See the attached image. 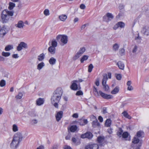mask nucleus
I'll return each instance as SVG.
<instances>
[{"label":"nucleus","mask_w":149,"mask_h":149,"mask_svg":"<svg viewBox=\"0 0 149 149\" xmlns=\"http://www.w3.org/2000/svg\"><path fill=\"white\" fill-rule=\"evenodd\" d=\"M63 94L62 89L60 87L57 88L53 93L51 100L52 104L56 108H58V103L59 102Z\"/></svg>","instance_id":"nucleus-1"},{"label":"nucleus","mask_w":149,"mask_h":149,"mask_svg":"<svg viewBox=\"0 0 149 149\" xmlns=\"http://www.w3.org/2000/svg\"><path fill=\"white\" fill-rule=\"evenodd\" d=\"M22 134L19 132L15 134L13 137V139L10 144V147L13 149H15L19 146L20 143L23 139Z\"/></svg>","instance_id":"nucleus-2"},{"label":"nucleus","mask_w":149,"mask_h":149,"mask_svg":"<svg viewBox=\"0 0 149 149\" xmlns=\"http://www.w3.org/2000/svg\"><path fill=\"white\" fill-rule=\"evenodd\" d=\"M6 13L3 11L2 12L1 15V22L3 24L7 23L9 20L10 17L7 15Z\"/></svg>","instance_id":"nucleus-3"},{"label":"nucleus","mask_w":149,"mask_h":149,"mask_svg":"<svg viewBox=\"0 0 149 149\" xmlns=\"http://www.w3.org/2000/svg\"><path fill=\"white\" fill-rule=\"evenodd\" d=\"M9 30V28H7L5 25H3L0 29V37L3 38L8 32Z\"/></svg>","instance_id":"nucleus-4"},{"label":"nucleus","mask_w":149,"mask_h":149,"mask_svg":"<svg viewBox=\"0 0 149 149\" xmlns=\"http://www.w3.org/2000/svg\"><path fill=\"white\" fill-rule=\"evenodd\" d=\"M78 81L77 80H74L71 82L72 84L70 86V88L72 90L74 91H76L78 89H81L79 84V88L78 89V85L76 83Z\"/></svg>","instance_id":"nucleus-5"},{"label":"nucleus","mask_w":149,"mask_h":149,"mask_svg":"<svg viewBox=\"0 0 149 149\" xmlns=\"http://www.w3.org/2000/svg\"><path fill=\"white\" fill-rule=\"evenodd\" d=\"M28 48V45L26 43L24 42H21L18 44L17 49L18 51H20L22 49H26Z\"/></svg>","instance_id":"nucleus-6"},{"label":"nucleus","mask_w":149,"mask_h":149,"mask_svg":"<svg viewBox=\"0 0 149 149\" xmlns=\"http://www.w3.org/2000/svg\"><path fill=\"white\" fill-rule=\"evenodd\" d=\"M93 134L91 132H87L86 133L81 134V137L82 139L87 138L89 139H91L93 137Z\"/></svg>","instance_id":"nucleus-7"},{"label":"nucleus","mask_w":149,"mask_h":149,"mask_svg":"<svg viewBox=\"0 0 149 149\" xmlns=\"http://www.w3.org/2000/svg\"><path fill=\"white\" fill-rule=\"evenodd\" d=\"M99 93L100 95L104 98L106 99H111L113 98V97L112 95H107L104 93H103L102 91H99Z\"/></svg>","instance_id":"nucleus-8"},{"label":"nucleus","mask_w":149,"mask_h":149,"mask_svg":"<svg viewBox=\"0 0 149 149\" xmlns=\"http://www.w3.org/2000/svg\"><path fill=\"white\" fill-rule=\"evenodd\" d=\"M141 32L144 35L146 36H149V29L148 27L147 26L143 27L141 30Z\"/></svg>","instance_id":"nucleus-9"},{"label":"nucleus","mask_w":149,"mask_h":149,"mask_svg":"<svg viewBox=\"0 0 149 149\" xmlns=\"http://www.w3.org/2000/svg\"><path fill=\"white\" fill-rule=\"evenodd\" d=\"M63 112L62 111L58 112L55 116L56 121L59 122L63 116Z\"/></svg>","instance_id":"nucleus-10"},{"label":"nucleus","mask_w":149,"mask_h":149,"mask_svg":"<svg viewBox=\"0 0 149 149\" xmlns=\"http://www.w3.org/2000/svg\"><path fill=\"white\" fill-rule=\"evenodd\" d=\"M92 127L94 128H97L99 129L100 128V123L98 122L97 119H96L95 120H93L92 123Z\"/></svg>","instance_id":"nucleus-11"},{"label":"nucleus","mask_w":149,"mask_h":149,"mask_svg":"<svg viewBox=\"0 0 149 149\" xmlns=\"http://www.w3.org/2000/svg\"><path fill=\"white\" fill-rule=\"evenodd\" d=\"M78 123L81 125H84L88 123V121L86 119H81L78 120Z\"/></svg>","instance_id":"nucleus-12"},{"label":"nucleus","mask_w":149,"mask_h":149,"mask_svg":"<svg viewBox=\"0 0 149 149\" xmlns=\"http://www.w3.org/2000/svg\"><path fill=\"white\" fill-rule=\"evenodd\" d=\"M61 41L63 44H66L68 42V37L66 35H63L62 37Z\"/></svg>","instance_id":"nucleus-13"},{"label":"nucleus","mask_w":149,"mask_h":149,"mask_svg":"<svg viewBox=\"0 0 149 149\" xmlns=\"http://www.w3.org/2000/svg\"><path fill=\"white\" fill-rule=\"evenodd\" d=\"M104 139V136H99L97 138V141L98 142L100 143V146H104L102 143Z\"/></svg>","instance_id":"nucleus-14"},{"label":"nucleus","mask_w":149,"mask_h":149,"mask_svg":"<svg viewBox=\"0 0 149 149\" xmlns=\"http://www.w3.org/2000/svg\"><path fill=\"white\" fill-rule=\"evenodd\" d=\"M15 26L16 27L19 28H22L24 26V23L22 21L20 20L18 22L17 24H15Z\"/></svg>","instance_id":"nucleus-15"},{"label":"nucleus","mask_w":149,"mask_h":149,"mask_svg":"<svg viewBox=\"0 0 149 149\" xmlns=\"http://www.w3.org/2000/svg\"><path fill=\"white\" fill-rule=\"evenodd\" d=\"M116 65L118 66L119 68L121 70H123L124 68V64L121 61H119Z\"/></svg>","instance_id":"nucleus-16"},{"label":"nucleus","mask_w":149,"mask_h":149,"mask_svg":"<svg viewBox=\"0 0 149 149\" xmlns=\"http://www.w3.org/2000/svg\"><path fill=\"white\" fill-rule=\"evenodd\" d=\"M48 50L49 52L51 54H54L55 53V48L51 46L48 48Z\"/></svg>","instance_id":"nucleus-17"},{"label":"nucleus","mask_w":149,"mask_h":149,"mask_svg":"<svg viewBox=\"0 0 149 149\" xmlns=\"http://www.w3.org/2000/svg\"><path fill=\"white\" fill-rule=\"evenodd\" d=\"M108 79L107 75L106 74H104L103 75V79L102 81V85H104V84H106L107 81Z\"/></svg>","instance_id":"nucleus-18"},{"label":"nucleus","mask_w":149,"mask_h":149,"mask_svg":"<svg viewBox=\"0 0 149 149\" xmlns=\"http://www.w3.org/2000/svg\"><path fill=\"white\" fill-rule=\"evenodd\" d=\"M77 129V127L76 125H73L70 126L68 130L72 132H74Z\"/></svg>","instance_id":"nucleus-19"},{"label":"nucleus","mask_w":149,"mask_h":149,"mask_svg":"<svg viewBox=\"0 0 149 149\" xmlns=\"http://www.w3.org/2000/svg\"><path fill=\"white\" fill-rule=\"evenodd\" d=\"M44 102L43 99L39 98L37 100L36 103L37 105L40 106L42 104L44 103Z\"/></svg>","instance_id":"nucleus-20"},{"label":"nucleus","mask_w":149,"mask_h":149,"mask_svg":"<svg viewBox=\"0 0 149 149\" xmlns=\"http://www.w3.org/2000/svg\"><path fill=\"white\" fill-rule=\"evenodd\" d=\"M72 142L76 145H79L80 143V141L76 139L74 137H72Z\"/></svg>","instance_id":"nucleus-21"},{"label":"nucleus","mask_w":149,"mask_h":149,"mask_svg":"<svg viewBox=\"0 0 149 149\" xmlns=\"http://www.w3.org/2000/svg\"><path fill=\"white\" fill-rule=\"evenodd\" d=\"M119 91V87L118 86H117L111 91V93L113 94H115L118 93Z\"/></svg>","instance_id":"nucleus-22"},{"label":"nucleus","mask_w":149,"mask_h":149,"mask_svg":"<svg viewBox=\"0 0 149 149\" xmlns=\"http://www.w3.org/2000/svg\"><path fill=\"white\" fill-rule=\"evenodd\" d=\"M67 18V16L65 15H61L59 16V18L61 21L64 22Z\"/></svg>","instance_id":"nucleus-23"},{"label":"nucleus","mask_w":149,"mask_h":149,"mask_svg":"<svg viewBox=\"0 0 149 149\" xmlns=\"http://www.w3.org/2000/svg\"><path fill=\"white\" fill-rule=\"evenodd\" d=\"M56 62V60L53 57H51L49 60V62L50 64L54 65L55 64Z\"/></svg>","instance_id":"nucleus-24"},{"label":"nucleus","mask_w":149,"mask_h":149,"mask_svg":"<svg viewBox=\"0 0 149 149\" xmlns=\"http://www.w3.org/2000/svg\"><path fill=\"white\" fill-rule=\"evenodd\" d=\"M3 11H5L6 13V14L7 15H9V16H12L13 15L14 12L13 11H10L7 10H3Z\"/></svg>","instance_id":"nucleus-25"},{"label":"nucleus","mask_w":149,"mask_h":149,"mask_svg":"<svg viewBox=\"0 0 149 149\" xmlns=\"http://www.w3.org/2000/svg\"><path fill=\"white\" fill-rule=\"evenodd\" d=\"M122 114L126 118H127L129 119L131 118V117L128 114V113L126 111H124L123 112Z\"/></svg>","instance_id":"nucleus-26"},{"label":"nucleus","mask_w":149,"mask_h":149,"mask_svg":"<svg viewBox=\"0 0 149 149\" xmlns=\"http://www.w3.org/2000/svg\"><path fill=\"white\" fill-rule=\"evenodd\" d=\"M45 58V55L43 53L41 54L38 56V59L40 61H42Z\"/></svg>","instance_id":"nucleus-27"},{"label":"nucleus","mask_w":149,"mask_h":149,"mask_svg":"<svg viewBox=\"0 0 149 149\" xmlns=\"http://www.w3.org/2000/svg\"><path fill=\"white\" fill-rule=\"evenodd\" d=\"M111 120L110 119H107L105 123V126L107 127H110L111 124Z\"/></svg>","instance_id":"nucleus-28"},{"label":"nucleus","mask_w":149,"mask_h":149,"mask_svg":"<svg viewBox=\"0 0 149 149\" xmlns=\"http://www.w3.org/2000/svg\"><path fill=\"white\" fill-rule=\"evenodd\" d=\"M13 47L12 45H9L6 46L5 48V50L6 51H9L10 50L13 49Z\"/></svg>","instance_id":"nucleus-29"},{"label":"nucleus","mask_w":149,"mask_h":149,"mask_svg":"<svg viewBox=\"0 0 149 149\" xmlns=\"http://www.w3.org/2000/svg\"><path fill=\"white\" fill-rule=\"evenodd\" d=\"M45 66V64L44 62H42L38 64L37 66V69L40 70Z\"/></svg>","instance_id":"nucleus-30"},{"label":"nucleus","mask_w":149,"mask_h":149,"mask_svg":"<svg viewBox=\"0 0 149 149\" xmlns=\"http://www.w3.org/2000/svg\"><path fill=\"white\" fill-rule=\"evenodd\" d=\"M123 132V130L121 128H120L118 131L117 132V135L120 138L122 136V133Z\"/></svg>","instance_id":"nucleus-31"},{"label":"nucleus","mask_w":149,"mask_h":149,"mask_svg":"<svg viewBox=\"0 0 149 149\" xmlns=\"http://www.w3.org/2000/svg\"><path fill=\"white\" fill-rule=\"evenodd\" d=\"M86 49L84 47H81L79 51L77 52L81 56L85 51Z\"/></svg>","instance_id":"nucleus-32"},{"label":"nucleus","mask_w":149,"mask_h":149,"mask_svg":"<svg viewBox=\"0 0 149 149\" xmlns=\"http://www.w3.org/2000/svg\"><path fill=\"white\" fill-rule=\"evenodd\" d=\"M23 96V94L22 93L19 92L18 93L17 95L15 96V98L16 100L20 99L22 98Z\"/></svg>","instance_id":"nucleus-33"},{"label":"nucleus","mask_w":149,"mask_h":149,"mask_svg":"<svg viewBox=\"0 0 149 149\" xmlns=\"http://www.w3.org/2000/svg\"><path fill=\"white\" fill-rule=\"evenodd\" d=\"M140 141L139 139L138 138L134 137L132 141V143L134 144H137Z\"/></svg>","instance_id":"nucleus-34"},{"label":"nucleus","mask_w":149,"mask_h":149,"mask_svg":"<svg viewBox=\"0 0 149 149\" xmlns=\"http://www.w3.org/2000/svg\"><path fill=\"white\" fill-rule=\"evenodd\" d=\"M118 27H120V28H123L125 27V23L122 22H119L117 23Z\"/></svg>","instance_id":"nucleus-35"},{"label":"nucleus","mask_w":149,"mask_h":149,"mask_svg":"<svg viewBox=\"0 0 149 149\" xmlns=\"http://www.w3.org/2000/svg\"><path fill=\"white\" fill-rule=\"evenodd\" d=\"M88 57L87 55H84L83 56L81 59V63H83L84 61L87 60Z\"/></svg>","instance_id":"nucleus-36"},{"label":"nucleus","mask_w":149,"mask_h":149,"mask_svg":"<svg viewBox=\"0 0 149 149\" xmlns=\"http://www.w3.org/2000/svg\"><path fill=\"white\" fill-rule=\"evenodd\" d=\"M106 16L110 21L113 18V16L111 13H107Z\"/></svg>","instance_id":"nucleus-37"},{"label":"nucleus","mask_w":149,"mask_h":149,"mask_svg":"<svg viewBox=\"0 0 149 149\" xmlns=\"http://www.w3.org/2000/svg\"><path fill=\"white\" fill-rule=\"evenodd\" d=\"M57 42L55 40H53L52 41L51 46L55 48L57 46Z\"/></svg>","instance_id":"nucleus-38"},{"label":"nucleus","mask_w":149,"mask_h":149,"mask_svg":"<svg viewBox=\"0 0 149 149\" xmlns=\"http://www.w3.org/2000/svg\"><path fill=\"white\" fill-rule=\"evenodd\" d=\"M9 6L8 7L9 9H13L15 6V4L13 2H10L9 3Z\"/></svg>","instance_id":"nucleus-39"},{"label":"nucleus","mask_w":149,"mask_h":149,"mask_svg":"<svg viewBox=\"0 0 149 149\" xmlns=\"http://www.w3.org/2000/svg\"><path fill=\"white\" fill-rule=\"evenodd\" d=\"M118 45L117 43H115L113 46V49L115 51H117L119 48Z\"/></svg>","instance_id":"nucleus-40"},{"label":"nucleus","mask_w":149,"mask_h":149,"mask_svg":"<svg viewBox=\"0 0 149 149\" xmlns=\"http://www.w3.org/2000/svg\"><path fill=\"white\" fill-rule=\"evenodd\" d=\"M129 135L128 133L127 132H125L123 133L122 136L123 138L125 139L128 137Z\"/></svg>","instance_id":"nucleus-41"},{"label":"nucleus","mask_w":149,"mask_h":149,"mask_svg":"<svg viewBox=\"0 0 149 149\" xmlns=\"http://www.w3.org/2000/svg\"><path fill=\"white\" fill-rule=\"evenodd\" d=\"M119 54L121 56L125 55V50L123 48L120 49L119 52Z\"/></svg>","instance_id":"nucleus-42"},{"label":"nucleus","mask_w":149,"mask_h":149,"mask_svg":"<svg viewBox=\"0 0 149 149\" xmlns=\"http://www.w3.org/2000/svg\"><path fill=\"white\" fill-rule=\"evenodd\" d=\"M1 55L3 56L6 57L10 56V53L9 52H2Z\"/></svg>","instance_id":"nucleus-43"},{"label":"nucleus","mask_w":149,"mask_h":149,"mask_svg":"<svg viewBox=\"0 0 149 149\" xmlns=\"http://www.w3.org/2000/svg\"><path fill=\"white\" fill-rule=\"evenodd\" d=\"M81 55L78 52L73 57V60L74 61L76 60L79 58Z\"/></svg>","instance_id":"nucleus-44"},{"label":"nucleus","mask_w":149,"mask_h":149,"mask_svg":"<svg viewBox=\"0 0 149 149\" xmlns=\"http://www.w3.org/2000/svg\"><path fill=\"white\" fill-rule=\"evenodd\" d=\"M6 84V81L3 79L1 80L0 81V86L3 87Z\"/></svg>","instance_id":"nucleus-45"},{"label":"nucleus","mask_w":149,"mask_h":149,"mask_svg":"<svg viewBox=\"0 0 149 149\" xmlns=\"http://www.w3.org/2000/svg\"><path fill=\"white\" fill-rule=\"evenodd\" d=\"M93 68V66L92 64H90L88 66V72H91Z\"/></svg>","instance_id":"nucleus-46"},{"label":"nucleus","mask_w":149,"mask_h":149,"mask_svg":"<svg viewBox=\"0 0 149 149\" xmlns=\"http://www.w3.org/2000/svg\"><path fill=\"white\" fill-rule=\"evenodd\" d=\"M115 77L116 79L118 80H120L121 79L122 76L121 74H115Z\"/></svg>","instance_id":"nucleus-47"},{"label":"nucleus","mask_w":149,"mask_h":149,"mask_svg":"<svg viewBox=\"0 0 149 149\" xmlns=\"http://www.w3.org/2000/svg\"><path fill=\"white\" fill-rule=\"evenodd\" d=\"M103 86V88L104 90L106 91H108L109 89V87L108 85L106 84H105V83L104 84V85H102Z\"/></svg>","instance_id":"nucleus-48"},{"label":"nucleus","mask_w":149,"mask_h":149,"mask_svg":"<svg viewBox=\"0 0 149 149\" xmlns=\"http://www.w3.org/2000/svg\"><path fill=\"white\" fill-rule=\"evenodd\" d=\"M13 130L14 132H16L18 131V127L16 125L14 124L13 125Z\"/></svg>","instance_id":"nucleus-49"},{"label":"nucleus","mask_w":149,"mask_h":149,"mask_svg":"<svg viewBox=\"0 0 149 149\" xmlns=\"http://www.w3.org/2000/svg\"><path fill=\"white\" fill-rule=\"evenodd\" d=\"M91 146H92V149H98L99 148V146L97 144H92Z\"/></svg>","instance_id":"nucleus-50"},{"label":"nucleus","mask_w":149,"mask_h":149,"mask_svg":"<svg viewBox=\"0 0 149 149\" xmlns=\"http://www.w3.org/2000/svg\"><path fill=\"white\" fill-rule=\"evenodd\" d=\"M143 132L141 131H139L137 132L136 136L138 137H140L142 136V134Z\"/></svg>","instance_id":"nucleus-51"},{"label":"nucleus","mask_w":149,"mask_h":149,"mask_svg":"<svg viewBox=\"0 0 149 149\" xmlns=\"http://www.w3.org/2000/svg\"><path fill=\"white\" fill-rule=\"evenodd\" d=\"M103 21L106 22H108L110 20L108 19L106 15L104 16L103 18Z\"/></svg>","instance_id":"nucleus-52"},{"label":"nucleus","mask_w":149,"mask_h":149,"mask_svg":"<svg viewBox=\"0 0 149 149\" xmlns=\"http://www.w3.org/2000/svg\"><path fill=\"white\" fill-rule=\"evenodd\" d=\"M83 93L82 92V91H77L76 93V95H78V96H79V95H83Z\"/></svg>","instance_id":"nucleus-53"},{"label":"nucleus","mask_w":149,"mask_h":149,"mask_svg":"<svg viewBox=\"0 0 149 149\" xmlns=\"http://www.w3.org/2000/svg\"><path fill=\"white\" fill-rule=\"evenodd\" d=\"M43 13L45 16H48L49 15V10H45Z\"/></svg>","instance_id":"nucleus-54"},{"label":"nucleus","mask_w":149,"mask_h":149,"mask_svg":"<svg viewBox=\"0 0 149 149\" xmlns=\"http://www.w3.org/2000/svg\"><path fill=\"white\" fill-rule=\"evenodd\" d=\"M99 81H100V78H97L96 79V81L95 82V85L98 86L99 85Z\"/></svg>","instance_id":"nucleus-55"},{"label":"nucleus","mask_w":149,"mask_h":149,"mask_svg":"<svg viewBox=\"0 0 149 149\" xmlns=\"http://www.w3.org/2000/svg\"><path fill=\"white\" fill-rule=\"evenodd\" d=\"M62 36H63V35H58L56 37V39L58 41H59V40L60 39H61H61L62 37Z\"/></svg>","instance_id":"nucleus-56"},{"label":"nucleus","mask_w":149,"mask_h":149,"mask_svg":"<svg viewBox=\"0 0 149 149\" xmlns=\"http://www.w3.org/2000/svg\"><path fill=\"white\" fill-rule=\"evenodd\" d=\"M137 47L136 45H135L133 49L132 50V53H134L135 52H136V51H137Z\"/></svg>","instance_id":"nucleus-57"},{"label":"nucleus","mask_w":149,"mask_h":149,"mask_svg":"<svg viewBox=\"0 0 149 149\" xmlns=\"http://www.w3.org/2000/svg\"><path fill=\"white\" fill-rule=\"evenodd\" d=\"M16 5H17L19 8H21V3L19 0L17 2Z\"/></svg>","instance_id":"nucleus-58"},{"label":"nucleus","mask_w":149,"mask_h":149,"mask_svg":"<svg viewBox=\"0 0 149 149\" xmlns=\"http://www.w3.org/2000/svg\"><path fill=\"white\" fill-rule=\"evenodd\" d=\"M92 146L91 144H89L85 147V149H92Z\"/></svg>","instance_id":"nucleus-59"},{"label":"nucleus","mask_w":149,"mask_h":149,"mask_svg":"<svg viewBox=\"0 0 149 149\" xmlns=\"http://www.w3.org/2000/svg\"><path fill=\"white\" fill-rule=\"evenodd\" d=\"M90 118L91 120H95L96 119H97L96 117L93 115H91L90 116Z\"/></svg>","instance_id":"nucleus-60"},{"label":"nucleus","mask_w":149,"mask_h":149,"mask_svg":"<svg viewBox=\"0 0 149 149\" xmlns=\"http://www.w3.org/2000/svg\"><path fill=\"white\" fill-rule=\"evenodd\" d=\"M118 8L119 9H123L124 8V6L123 4H120L119 5Z\"/></svg>","instance_id":"nucleus-61"},{"label":"nucleus","mask_w":149,"mask_h":149,"mask_svg":"<svg viewBox=\"0 0 149 149\" xmlns=\"http://www.w3.org/2000/svg\"><path fill=\"white\" fill-rule=\"evenodd\" d=\"M88 25L89 24H86L82 25L81 28V29L83 30L84 29L86 26H88Z\"/></svg>","instance_id":"nucleus-62"},{"label":"nucleus","mask_w":149,"mask_h":149,"mask_svg":"<svg viewBox=\"0 0 149 149\" xmlns=\"http://www.w3.org/2000/svg\"><path fill=\"white\" fill-rule=\"evenodd\" d=\"M118 28V26L117 23L113 27V29L114 30H116Z\"/></svg>","instance_id":"nucleus-63"},{"label":"nucleus","mask_w":149,"mask_h":149,"mask_svg":"<svg viewBox=\"0 0 149 149\" xmlns=\"http://www.w3.org/2000/svg\"><path fill=\"white\" fill-rule=\"evenodd\" d=\"M98 119L100 122L102 123L103 122V118L101 116H99Z\"/></svg>","instance_id":"nucleus-64"}]
</instances>
